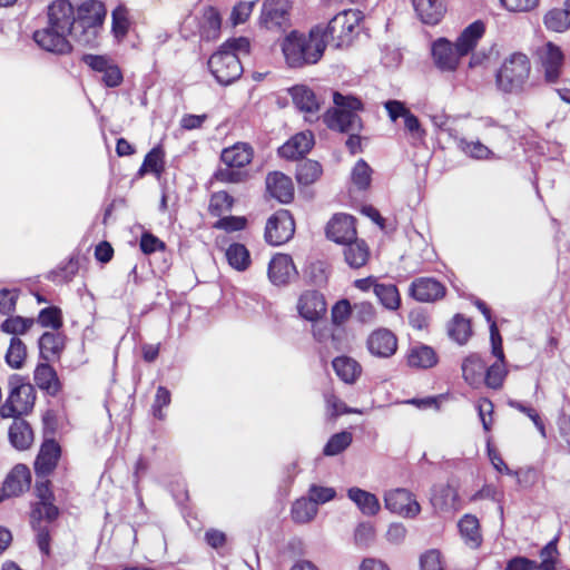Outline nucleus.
Returning a JSON list of instances; mask_svg holds the SVG:
<instances>
[{"instance_id":"49","label":"nucleus","mask_w":570,"mask_h":570,"mask_svg":"<svg viewBox=\"0 0 570 570\" xmlns=\"http://www.w3.org/2000/svg\"><path fill=\"white\" fill-rule=\"evenodd\" d=\"M336 497V490L332 487H323L318 484H311L307 491V498L316 504H325Z\"/></svg>"},{"instance_id":"59","label":"nucleus","mask_w":570,"mask_h":570,"mask_svg":"<svg viewBox=\"0 0 570 570\" xmlns=\"http://www.w3.org/2000/svg\"><path fill=\"white\" fill-rule=\"evenodd\" d=\"M58 515V509L50 501H39L32 510V519L52 521Z\"/></svg>"},{"instance_id":"9","label":"nucleus","mask_w":570,"mask_h":570,"mask_svg":"<svg viewBox=\"0 0 570 570\" xmlns=\"http://www.w3.org/2000/svg\"><path fill=\"white\" fill-rule=\"evenodd\" d=\"M295 232V223L291 213L281 209L271 216L266 223L265 239L273 246L288 242Z\"/></svg>"},{"instance_id":"8","label":"nucleus","mask_w":570,"mask_h":570,"mask_svg":"<svg viewBox=\"0 0 570 570\" xmlns=\"http://www.w3.org/2000/svg\"><path fill=\"white\" fill-rule=\"evenodd\" d=\"M10 393L1 407L3 416H16L27 412L33 404L32 386L23 384L17 376L9 381Z\"/></svg>"},{"instance_id":"44","label":"nucleus","mask_w":570,"mask_h":570,"mask_svg":"<svg viewBox=\"0 0 570 570\" xmlns=\"http://www.w3.org/2000/svg\"><path fill=\"white\" fill-rule=\"evenodd\" d=\"M544 24L549 30L563 32L570 26V16L564 9H552L544 16Z\"/></svg>"},{"instance_id":"3","label":"nucleus","mask_w":570,"mask_h":570,"mask_svg":"<svg viewBox=\"0 0 570 570\" xmlns=\"http://www.w3.org/2000/svg\"><path fill=\"white\" fill-rule=\"evenodd\" d=\"M484 24L475 21L468 26L453 43L446 38L433 41L431 52L433 62L438 69L444 72H453L458 69L462 57L469 55L484 35Z\"/></svg>"},{"instance_id":"56","label":"nucleus","mask_w":570,"mask_h":570,"mask_svg":"<svg viewBox=\"0 0 570 570\" xmlns=\"http://www.w3.org/2000/svg\"><path fill=\"white\" fill-rule=\"evenodd\" d=\"M557 541L558 538H554L549 543H547L540 551L541 562L537 567L540 570H556L554 558L558 552Z\"/></svg>"},{"instance_id":"29","label":"nucleus","mask_w":570,"mask_h":570,"mask_svg":"<svg viewBox=\"0 0 570 570\" xmlns=\"http://www.w3.org/2000/svg\"><path fill=\"white\" fill-rule=\"evenodd\" d=\"M461 368L464 381L475 387L482 381L485 363L478 354H471L463 360Z\"/></svg>"},{"instance_id":"20","label":"nucleus","mask_w":570,"mask_h":570,"mask_svg":"<svg viewBox=\"0 0 570 570\" xmlns=\"http://www.w3.org/2000/svg\"><path fill=\"white\" fill-rule=\"evenodd\" d=\"M266 189L272 197L281 203H289L294 196L292 179L278 171L267 175Z\"/></svg>"},{"instance_id":"1","label":"nucleus","mask_w":570,"mask_h":570,"mask_svg":"<svg viewBox=\"0 0 570 570\" xmlns=\"http://www.w3.org/2000/svg\"><path fill=\"white\" fill-rule=\"evenodd\" d=\"M48 24L70 35L81 46L95 47L106 18V8L98 0L83 1L75 11L68 0H55L48 7Z\"/></svg>"},{"instance_id":"60","label":"nucleus","mask_w":570,"mask_h":570,"mask_svg":"<svg viewBox=\"0 0 570 570\" xmlns=\"http://www.w3.org/2000/svg\"><path fill=\"white\" fill-rule=\"evenodd\" d=\"M246 226V218L240 216H226L218 219L214 227L217 229H223L228 233L238 232L244 229Z\"/></svg>"},{"instance_id":"43","label":"nucleus","mask_w":570,"mask_h":570,"mask_svg":"<svg viewBox=\"0 0 570 570\" xmlns=\"http://www.w3.org/2000/svg\"><path fill=\"white\" fill-rule=\"evenodd\" d=\"M27 356V347L24 343L17 336L10 340V345L6 354V361L12 368L22 367Z\"/></svg>"},{"instance_id":"34","label":"nucleus","mask_w":570,"mask_h":570,"mask_svg":"<svg viewBox=\"0 0 570 570\" xmlns=\"http://www.w3.org/2000/svg\"><path fill=\"white\" fill-rule=\"evenodd\" d=\"M370 252L368 247L363 240H351L346 243L344 249V257L346 263L352 268H360L364 266L368 259Z\"/></svg>"},{"instance_id":"38","label":"nucleus","mask_w":570,"mask_h":570,"mask_svg":"<svg viewBox=\"0 0 570 570\" xmlns=\"http://www.w3.org/2000/svg\"><path fill=\"white\" fill-rule=\"evenodd\" d=\"M225 256L228 264L236 271L243 272L250 265L249 252L243 244H230L226 249Z\"/></svg>"},{"instance_id":"63","label":"nucleus","mask_w":570,"mask_h":570,"mask_svg":"<svg viewBox=\"0 0 570 570\" xmlns=\"http://www.w3.org/2000/svg\"><path fill=\"white\" fill-rule=\"evenodd\" d=\"M403 119L405 130L411 137L415 140H422L425 136V130L422 128L417 117L410 111Z\"/></svg>"},{"instance_id":"26","label":"nucleus","mask_w":570,"mask_h":570,"mask_svg":"<svg viewBox=\"0 0 570 570\" xmlns=\"http://www.w3.org/2000/svg\"><path fill=\"white\" fill-rule=\"evenodd\" d=\"M336 375L346 384H353L362 373L361 365L352 357L338 356L332 362Z\"/></svg>"},{"instance_id":"17","label":"nucleus","mask_w":570,"mask_h":570,"mask_svg":"<svg viewBox=\"0 0 570 570\" xmlns=\"http://www.w3.org/2000/svg\"><path fill=\"white\" fill-rule=\"evenodd\" d=\"M297 309L303 318L315 322L326 312V303L318 292L307 291L301 295Z\"/></svg>"},{"instance_id":"18","label":"nucleus","mask_w":570,"mask_h":570,"mask_svg":"<svg viewBox=\"0 0 570 570\" xmlns=\"http://www.w3.org/2000/svg\"><path fill=\"white\" fill-rule=\"evenodd\" d=\"M296 275V268L291 256L275 255L268 265V278L274 285H284Z\"/></svg>"},{"instance_id":"14","label":"nucleus","mask_w":570,"mask_h":570,"mask_svg":"<svg viewBox=\"0 0 570 570\" xmlns=\"http://www.w3.org/2000/svg\"><path fill=\"white\" fill-rule=\"evenodd\" d=\"M410 294L419 302H434L445 295V287L435 278L420 277L412 282Z\"/></svg>"},{"instance_id":"25","label":"nucleus","mask_w":570,"mask_h":570,"mask_svg":"<svg viewBox=\"0 0 570 570\" xmlns=\"http://www.w3.org/2000/svg\"><path fill=\"white\" fill-rule=\"evenodd\" d=\"M347 498L356 504L364 515H375L381 509L376 495L360 488L348 489Z\"/></svg>"},{"instance_id":"28","label":"nucleus","mask_w":570,"mask_h":570,"mask_svg":"<svg viewBox=\"0 0 570 570\" xmlns=\"http://www.w3.org/2000/svg\"><path fill=\"white\" fill-rule=\"evenodd\" d=\"M459 530L465 544L472 549H476L481 546L482 535L480 532V524L476 517L472 514H465L459 521Z\"/></svg>"},{"instance_id":"39","label":"nucleus","mask_w":570,"mask_h":570,"mask_svg":"<svg viewBox=\"0 0 570 570\" xmlns=\"http://www.w3.org/2000/svg\"><path fill=\"white\" fill-rule=\"evenodd\" d=\"M35 382L41 389L50 394L58 391V379L55 370L48 364H40L35 371Z\"/></svg>"},{"instance_id":"53","label":"nucleus","mask_w":570,"mask_h":570,"mask_svg":"<svg viewBox=\"0 0 570 570\" xmlns=\"http://www.w3.org/2000/svg\"><path fill=\"white\" fill-rule=\"evenodd\" d=\"M504 357L502 361L498 357V362L491 365L485 372V384L491 389L501 387L504 376L507 374L503 365Z\"/></svg>"},{"instance_id":"36","label":"nucleus","mask_w":570,"mask_h":570,"mask_svg":"<svg viewBox=\"0 0 570 570\" xmlns=\"http://www.w3.org/2000/svg\"><path fill=\"white\" fill-rule=\"evenodd\" d=\"M65 344V338L60 333L46 332L39 338V350L41 356L50 361L58 356Z\"/></svg>"},{"instance_id":"16","label":"nucleus","mask_w":570,"mask_h":570,"mask_svg":"<svg viewBox=\"0 0 570 570\" xmlns=\"http://www.w3.org/2000/svg\"><path fill=\"white\" fill-rule=\"evenodd\" d=\"M60 453V446L56 441L49 440L42 444L35 462L37 478H47L55 470Z\"/></svg>"},{"instance_id":"35","label":"nucleus","mask_w":570,"mask_h":570,"mask_svg":"<svg viewBox=\"0 0 570 570\" xmlns=\"http://www.w3.org/2000/svg\"><path fill=\"white\" fill-rule=\"evenodd\" d=\"M454 141L456 144L458 149L470 158L484 160L493 156L491 149L488 146L483 145L480 140L469 141L463 137L454 136Z\"/></svg>"},{"instance_id":"11","label":"nucleus","mask_w":570,"mask_h":570,"mask_svg":"<svg viewBox=\"0 0 570 570\" xmlns=\"http://www.w3.org/2000/svg\"><path fill=\"white\" fill-rule=\"evenodd\" d=\"M68 37H70L69 33L49 26L48 23L46 28L37 30L33 33V40L40 48L57 55H67L71 52L72 46Z\"/></svg>"},{"instance_id":"54","label":"nucleus","mask_w":570,"mask_h":570,"mask_svg":"<svg viewBox=\"0 0 570 570\" xmlns=\"http://www.w3.org/2000/svg\"><path fill=\"white\" fill-rule=\"evenodd\" d=\"M164 169L163 151L159 148H153L145 157L140 173L151 171L159 175Z\"/></svg>"},{"instance_id":"46","label":"nucleus","mask_w":570,"mask_h":570,"mask_svg":"<svg viewBox=\"0 0 570 570\" xmlns=\"http://www.w3.org/2000/svg\"><path fill=\"white\" fill-rule=\"evenodd\" d=\"M112 33L117 39L126 37L129 30L128 11L124 6H118L112 11Z\"/></svg>"},{"instance_id":"33","label":"nucleus","mask_w":570,"mask_h":570,"mask_svg":"<svg viewBox=\"0 0 570 570\" xmlns=\"http://www.w3.org/2000/svg\"><path fill=\"white\" fill-rule=\"evenodd\" d=\"M434 350L428 345L412 346L407 354V363L412 367L429 368L436 364Z\"/></svg>"},{"instance_id":"10","label":"nucleus","mask_w":570,"mask_h":570,"mask_svg":"<svg viewBox=\"0 0 570 570\" xmlns=\"http://www.w3.org/2000/svg\"><path fill=\"white\" fill-rule=\"evenodd\" d=\"M385 508L403 518H415L421 512V505L406 489L389 490L384 494Z\"/></svg>"},{"instance_id":"45","label":"nucleus","mask_w":570,"mask_h":570,"mask_svg":"<svg viewBox=\"0 0 570 570\" xmlns=\"http://www.w3.org/2000/svg\"><path fill=\"white\" fill-rule=\"evenodd\" d=\"M353 436L351 432L343 431L330 438L324 446L323 453L326 456H334L343 452L351 443Z\"/></svg>"},{"instance_id":"51","label":"nucleus","mask_w":570,"mask_h":570,"mask_svg":"<svg viewBox=\"0 0 570 570\" xmlns=\"http://www.w3.org/2000/svg\"><path fill=\"white\" fill-rule=\"evenodd\" d=\"M371 167L360 159L352 170V181L358 189H366L371 184Z\"/></svg>"},{"instance_id":"47","label":"nucleus","mask_w":570,"mask_h":570,"mask_svg":"<svg viewBox=\"0 0 570 570\" xmlns=\"http://www.w3.org/2000/svg\"><path fill=\"white\" fill-rule=\"evenodd\" d=\"M233 204L234 199L228 193L217 191L210 197L209 212L214 216H220L223 213L229 212Z\"/></svg>"},{"instance_id":"48","label":"nucleus","mask_w":570,"mask_h":570,"mask_svg":"<svg viewBox=\"0 0 570 570\" xmlns=\"http://www.w3.org/2000/svg\"><path fill=\"white\" fill-rule=\"evenodd\" d=\"M170 391L165 386H158L154 399V403L151 405V412L154 417H156L159 421L165 420L166 413L164 412V407H167L170 404Z\"/></svg>"},{"instance_id":"22","label":"nucleus","mask_w":570,"mask_h":570,"mask_svg":"<svg viewBox=\"0 0 570 570\" xmlns=\"http://www.w3.org/2000/svg\"><path fill=\"white\" fill-rule=\"evenodd\" d=\"M541 62L546 79L549 82L557 81L563 66V55L560 48L552 43H548L541 53Z\"/></svg>"},{"instance_id":"50","label":"nucleus","mask_w":570,"mask_h":570,"mask_svg":"<svg viewBox=\"0 0 570 570\" xmlns=\"http://www.w3.org/2000/svg\"><path fill=\"white\" fill-rule=\"evenodd\" d=\"M33 322V318L21 316L9 317L1 324V330L4 333L13 335L24 334L32 326Z\"/></svg>"},{"instance_id":"23","label":"nucleus","mask_w":570,"mask_h":570,"mask_svg":"<svg viewBox=\"0 0 570 570\" xmlns=\"http://www.w3.org/2000/svg\"><path fill=\"white\" fill-rule=\"evenodd\" d=\"M412 3L422 22L426 24L439 23L445 12L443 0H412Z\"/></svg>"},{"instance_id":"62","label":"nucleus","mask_w":570,"mask_h":570,"mask_svg":"<svg viewBox=\"0 0 570 570\" xmlns=\"http://www.w3.org/2000/svg\"><path fill=\"white\" fill-rule=\"evenodd\" d=\"M421 570H444L441 553L438 550H429L421 557Z\"/></svg>"},{"instance_id":"5","label":"nucleus","mask_w":570,"mask_h":570,"mask_svg":"<svg viewBox=\"0 0 570 570\" xmlns=\"http://www.w3.org/2000/svg\"><path fill=\"white\" fill-rule=\"evenodd\" d=\"M531 70L529 58L520 52L507 57L495 76V83L503 92H519L528 81Z\"/></svg>"},{"instance_id":"30","label":"nucleus","mask_w":570,"mask_h":570,"mask_svg":"<svg viewBox=\"0 0 570 570\" xmlns=\"http://www.w3.org/2000/svg\"><path fill=\"white\" fill-rule=\"evenodd\" d=\"M294 105L303 112L315 116L318 110V102L314 92L306 86H295L291 89Z\"/></svg>"},{"instance_id":"64","label":"nucleus","mask_w":570,"mask_h":570,"mask_svg":"<svg viewBox=\"0 0 570 570\" xmlns=\"http://www.w3.org/2000/svg\"><path fill=\"white\" fill-rule=\"evenodd\" d=\"M351 315V304L347 299L337 302L332 308V321L336 325H341L347 321Z\"/></svg>"},{"instance_id":"32","label":"nucleus","mask_w":570,"mask_h":570,"mask_svg":"<svg viewBox=\"0 0 570 570\" xmlns=\"http://www.w3.org/2000/svg\"><path fill=\"white\" fill-rule=\"evenodd\" d=\"M9 439L16 449L26 450L32 443L33 433L26 421L14 420L9 429Z\"/></svg>"},{"instance_id":"12","label":"nucleus","mask_w":570,"mask_h":570,"mask_svg":"<svg viewBox=\"0 0 570 570\" xmlns=\"http://www.w3.org/2000/svg\"><path fill=\"white\" fill-rule=\"evenodd\" d=\"M368 352L377 357L387 358L395 354L397 350V338L387 328L373 331L367 338Z\"/></svg>"},{"instance_id":"6","label":"nucleus","mask_w":570,"mask_h":570,"mask_svg":"<svg viewBox=\"0 0 570 570\" xmlns=\"http://www.w3.org/2000/svg\"><path fill=\"white\" fill-rule=\"evenodd\" d=\"M358 22V11L343 10L334 16L326 27L322 24V38L335 48L348 47L357 35Z\"/></svg>"},{"instance_id":"42","label":"nucleus","mask_w":570,"mask_h":570,"mask_svg":"<svg viewBox=\"0 0 570 570\" xmlns=\"http://www.w3.org/2000/svg\"><path fill=\"white\" fill-rule=\"evenodd\" d=\"M448 332L453 341L460 345H463L468 342L472 334L470 321L458 314L449 324Z\"/></svg>"},{"instance_id":"7","label":"nucleus","mask_w":570,"mask_h":570,"mask_svg":"<svg viewBox=\"0 0 570 570\" xmlns=\"http://www.w3.org/2000/svg\"><path fill=\"white\" fill-rule=\"evenodd\" d=\"M208 67L212 75L218 83L223 86L230 85L243 73V66L239 57L220 46V48L209 58Z\"/></svg>"},{"instance_id":"58","label":"nucleus","mask_w":570,"mask_h":570,"mask_svg":"<svg viewBox=\"0 0 570 570\" xmlns=\"http://www.w3.org/2000/svg\"><path fill=\"white\" fill-rule=\"evenodd\" d=\"M82 62L96 72L104 73L115 61L106 55H83Z\"/></svg>"},{"instance_id":"41","label":"nucleus","mask_w":570,"mask_h":570,"mask_svg":"<svg viewBox=\"0 0 570 570\" xmlns=\"http://www.w3.org/2000/svg\"><path fill=\"white\" fill-rule=\"evenodd\" d=\"M322 175L321 165L311 159L301 161L296 168V179L299 185L308 186L315 183Z\"/></svg>"},{"instance_id":"31","label":"nucleus","mask_w":570,"mask_h":570,"mask_svg":"<svg viewBox=\"0 0 570 570\" xmlns=\"http://www.w3.org/2000/svg\"><path fill=\"white\" fill-rule=\"evenodd\" d=\"M318 508L307 497L295 500L291 508L292 520L297 524L312 522L317 515Z\"/></svg>"},{"instance_id":"37","label":"nucleus","mask_w":570,"mask_h":570,"mask_svg":"<svg viewBox=\"0 0 570 570\" xmlns=\"http://www.w3.org/2000/svg\"><path fill=\"white\" fill-rule=\"evenodd\" d=\"M474 304L478 307V309L483 314L487 322L490 324V338H491V345H492V354L502 361V358H503L502 338H501V335L499 333L495 322L492 320L491 311L488 307V305L481 299H476Z\"/></svg>"},{"instance_id":"40","label":"nucleus","mask_w":570,"mask_h":570,"mask_svg":"<svg viewBox=\"0 0 570 570\" xmlns=\"http://www.w3.org/2000/svg\"><path fill=\"white\" fill-rule=\"evenodd\" d=\"M374 294L387 309H397L401 304L400 293L394 284H375Z\"/></svg>"},{"instance_id":"52","label":"nucleus","mask_w":570,"mask_h":570,"mask_svg":"<svg viewBox=\"0 0 570 570\" xmlns=\"http://www.w3.org/2000/svg\"><path fill=\"white\" fill-rule=\"evenodd\" d=\"M38 323L42 327L59 330L62 326L61 311L58 307H47L40 311Z\"/></svg>"},{"instance_id":"4","label":"nucleus","mask_w":570,"mask_h":570,"mask_svg":"<svg viewBox=\"0 0 570 570\" xmlns=\"http://www.w3.org/2000/svg\"><path fill=\"white\" fill-rule=\"evenodd\" d=\"M333 101L335 107L327 110L323 117L326 126L341 132H358L362 128L357 114L363 108L361 100L353 96L334 92Z\"/></svg>"},{"instance_id":"55","label":"nucleus","mask_w":570,"mask_h":570,"mask_svg":"<svg viewBox=\"0 0 570 570\" xmlns=\"http://www.w3.org/2000/svg\"><path fill=\"white\" fill-rule=\"evenodd\" d=\"M375 529L370 522L360 523L354 532V542L356 546L367 548L374 541Z\"/></svg>"},{"instance_id":"61","label":"nucleus","mask_w":570,"mask_h":570,"mask_svg":"<svg viewBox=\"0 0 570 570\" xmlns=\"http://www.w3.org/2000/svg\"><path fill=\"white\" fill-rule=\"evenodd\" d=\"M225 49L235 52L242 61L243 56H248L250 50V42L245 37L234 38L223 43Z\"/></svg>"},{"instance_id":"19","label":"nucleus","mask_w":570,"mask_h":570,"mask_svg":"<svg viewBox=\"0 0 570 570\" xmlns=\"http://www.w3.org/2000/svg\"><path fill=\"white\" fill-rule=\"evenodd\" d=\"M314 145V136L312 131H302L293 136L282 147L278 153L283 158L296 159L307 154Z\"/></svg>"},{"instance_id":"2","label":"nucleus","mask_w":570,"mask_h":570,"mask_svg":"<svg viewBox=\"0 0 570 570\" xmlns=\"http://www.w3.org/2000/svg\"><path fill=\"white\" fill-rule=\"evenodd\" d=\"M322 32V24H317L308 33L293 30L286 35L281 43L286 65L289 68H303L317 63L326 49Z\"/></svg>"},{"instance_id":"27","label":"nucleus","mask_w":570,"mask_h":570,"mask_svg":"<svg viewBox=\"0 0 570 570\" xmlns=\"http://www.w3.org/2000/svg\"><path fill=\"white\" fill-rule=\"evenodd\" d=\"M459 494L450 484L434 485L431 494V503L440 510L456 509Z\"/></svg>"},{"instance_id":"13","label":"nucleus","mask_w":570,"mask_h":570,"mask_svg":"<svg viewBox=\"0 0 570 570\" xmlns=\"http://www.w3.org/2000/svg\"><path fill=\"white\" fill-rule=\"evenodd\" d=\"M326 235L335 243L346 244L356 237L354 218L346 214H336L328 222Z\"/></svg>"},{"instance_id":"57","label":"nucleus","mask_w":570,"mask_h":570,"mask_svg":"<svg viewBox=\"0 0 570 570\" xmlns=\"http://www.w3.org/2000/svg\"><path fill=\"white\" fill-rule=\"evenodd\" d=\"M509 405L511 407L524 413L533 422V424L538 429L541 436L542 438L547 436L544 424L534 409L527 406L523 403L515 401V400L509 401Z\"/></svg>"},{"instance_id":"21","label":"nucleus","mask_w":570,"mask_h":570,"mask_svg":"<svg viewBox=\"0 0 570 570\" xmlns=\"http://www.w3.org/2000/svg\"><path fill=\"white\" fill-rule=\"evenodd\" d=\"M30 482V470L23 464H17L7 475L3 482V489L9 498L16 497L28 490Z\"/></svg>"},{"instance_id":"24","label":"nucleus","mask_w":570,"mask_h":570,"mask_svg":"<svg viewBox=\"0 0 570 570\" xmlns=\"http://www.w3.org/2000/svg\"><path fill=\"white\" fill-rule=\"evenodd\" d=\"M253 149L248 144L238 142L222 153V161L228 167L242 168L250 163Z\"/></svg>"},{"instance_id":"15","label":"nucleus","mask_w":570,"mask_h":570,"mask_svg":"<svg viewBox=\"0 0 570 570\" xmlns=\"http://www.w3.org/2000/svg\"><path fill=\"white\" fill-rule=\"evenodd\" d=\"M291 3L287 0H265L261 11V23L268 29L282 27L287 20Z\"/></svg>"}]
</instances>
